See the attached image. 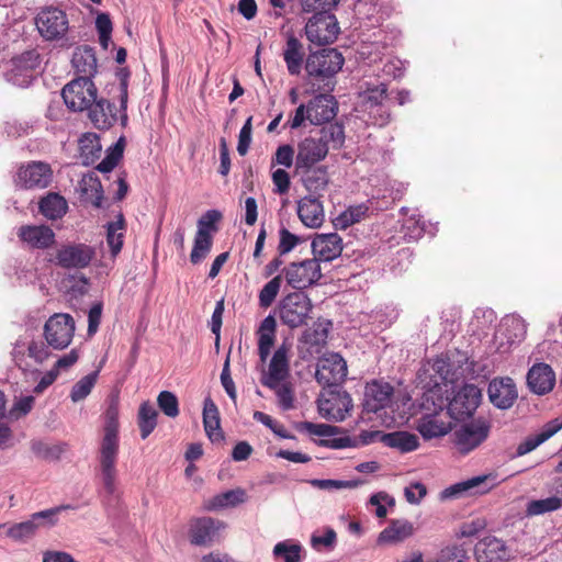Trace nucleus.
<instances>
[{
    "instance_id": "nucleus-51",
    "label": "nucleus",
    "mask_w": 562,
    "mask_h": 562,
    "mask_svg": "<svg viewBox=\"0 0 562 562\" xmlns=\"http://www.w3.org/2000/svg\"><path fill=\"white\" fill-rule=\"evenodd\" d=\"M293 427L299 432L307 431L319 437H330L344 431L340 427L337 426L328 424H314L312 422H296L294 423Z\"/></svg>"
},
{
    "instance_id": "nucleus-37",
    "label": "nucleus",
    "mask_w": 562,
    "mask_h": 562,
    "mask_svg": "<svg viewBox=\"0 0 562 562\" xmlns=\"http://www.w3.org/2000/svg\"><path fill=\"white\" fill-rule=\"evenodd\" d=\"M81 195L86 201L100 209L104 198V191L99 177L93 172H88L80 181Z\"/></svg>"
},
{
    "instance_id": "nucleus-43",
    "label": "nucleus",
    "mask_w": 562,
    "mask_h": 562,
    "mask_svg": "<svg viewBox=\"0 0 562 562\" xmlns=\"http://www.w3.org/2000/svg\"><path fill=\"white\" fill-rule=\"evenodd\" d=\"M368 212L369 206L364 203L351 205L334 218L333 225L336 229H346L349 226L359 223L366 217Z\"/></svg>"
},
{
    "instance_id": "nucleus-57",
    "label": "nucleus",
    "mask_w": 562,
    "mask_h": 562,
    "mask_svg": "<svg viewBox=\"0 0 562 562\" xmlns=\"http://www.w3.org/2000/svg\"><path fill=\"white\" fill-rule=\"evenodd\" d=\"M157 404L167 417L176 418L180 413L178 397L170 391H161L157 396Z\"/></svg>"
},
{
    "instance_id": "nucleus-5",
    "label": "nucleus",
    "mask_w": 562,
    "mask_h": 562,
    "mask_svg": "<svg viewBox=\"0 0 562 562\" xmlns=\"http://www.w3.org/2000/svg\"><path fill=\"white\" fill-rule=\"evenodd\" d=\"M280 274L282 279L284 278L286 285L300 292L316 285L323 277L321 265L315 259L292 261L281 270Z\"/></svg>"
},
{
    "instance_id": "nucleus-15",
    "label": "nucleus",
    "mask_w": 562,
    "mask_h": 562,
    "mask_svg": "<svg viewBox=\"0 0 562 562\" xmlns=\"http://www.w3.org/2000/svg\"><path fill=\"white\" fill-rule=\"evenodd\" d=\"M347 363L339 353L319 359L315 372L316 382L325 387L339 386L347 376Z\"/></svg>"
},
{
    "instance_id": "nucleus-28",
    "label": "nucleus",
    "mask_w": 562,
    "mask_h": 562,
    "mask_svg": "<svg viewBox=\"0 0 562 562\" xmlns=\"http://www.w3.org/2000/svg\"><path fill=\"white\" fill-rule=\"evenodd\" d=\"M297 216L310 228H318L324 222V207L319 196L306 195L297 203Z\"/></svg>"
},
{
    "instance_id": "nucleus-30",
    "label": "nucleus",
    "mask_w": 562,
    "mask_h": 562,
    "mask_svg": "<svg viewBox=\"0 0 562 562\" xmlns=\"http://www.w3.org/2000/svg\"><path fill=\"white\" fill-rule=\"evenodd\" d=\"M203 425L205 434L212 442L224 440L218 408L210 396L204 400Z\"/></svg>"
},
{
    "instance_id": "nucleus-20",
    "label": "nucleus",
    "mask_w": 562,
    "mask_h": 562,
    "mask_svg": "<svg viewBox=\"0 0 562 562\" xmlns=\"http://www.w3.org/2000/svg\"><path fill=\"white\" fill-rule=\"evenodd\" d=\"M499 484L496 473L473 476L469 480L458 482L441 492V498H456L464 493L476 488L477 494H485Z\"/></svg>"
},
{
    "instance_id": "nucleus-22",
    "label": "nucleus",
    "mask_w": 562,
    "mask_h": 562,
    "mask_svg": "<svg viewBox=\"0 0 562 562\" xmlns=\"http://www.w3.org/2000/svg\"><path fill=\"white\" fill-rule=\"evenodd\" d=\"M490 402L498 409L510 408L518 397L515 382L512 378H496L488 383Z\"/></svg>"
},
{
    "instance_id": "nucleus-61",
    "label": "nucleus",
    "mask_w": 562,
    "mask_h": 562,
    "mask_svg": "<svg viewBox=\"0 0 562 562\" xmlns=\"http://www.w3.org/2000/svg\"><path fill=\"white\" fill-rule=\"evenodd\" d=\"M276 394L278 404L282 411H290L294 407V391L291 383L278 384Z\"/></svg>"
},
{
    "instance_id": "nucleus-35",
    "label": "nucleus",
    "mask_w": 562,
    "mask_h": 562,
    "mask_svg": "<svg viewBox=\"0 0 562 562\" xmlns=\"http://www.w3.org/2000/svg\"><path fill=\"white\" fill-rule=\"evenodd\" d=\"M79 150L81 164L86 167L92 166L101 157L100 136L95 133L83 134L79 138Z\"/></svg>"
},
{
    "instance_id": "nucleus-41",
    "label": "nucleus",
    "mask_w": 562,
    "mask_h": 562,
    "mask_svg": "<svg viewBox=\"0 0 562 562\" xmlns=\"http://www.w3.org/2000/svg\"><path fill=\"white\" fill-rule=\"evenodd\" d=\"M246 499V492L243 488L228 490L214 495L205 505L210 512L235 507Z\"/></svg>"
},
{
    "instance_id": "nucleus-38",
    "label": "nucleus",
    "mask_w": 562,
    "mask_h": 562,
    "mask_svg": "<svg viewBox=\"0 0 562 562\" xmlns=\"http://www.w3.org/2000/svg\"><path fill=\"white\" fill-rule=\"evenodd\" d=\"M383 443L390 448L398 449L402 453H406L412 452L419 447V439L415 434L405 430H397L384 435Z\"/></svg>"
},
{
    "instance_id": "nucleus-8",
    "label": "nucleus",
    "mask_w": 562,
    "mask_h": 562,
    "mask_svg": "<svg viewBox=\"0 0 562 562\" xmlns=\"http://www.w3.org/2000/svg\"><path fill=\"white\" fill-rule=\"evenodd\" d=\"M304 30L307 40L317 46L334 43L340 31L336 15L326 11L314 12Z\"/></svg>"
},
{
    "instance_id": "nucleus-12",
    "label": "nucleus",
    "mask_w": 562,
    "mask_h": 562,
    "mask_svg": "<svg viewBox=\"0 0 562 562\" xmlns=\"http://www.w3.org/2000/svg\"><path fill=\"white\" fill-rule=\"evenodd\" d=\"M94 256L95 250L92 246L83 243H69L57 250L52 261L64 269H85L89 267Z\"/></svg>"
},
{
    "instance_id": "nucleus-26",
    "label": "nucleus",
    "mask_w": 562,
    "mask_h": 562,
    "mask_svg": "<svg viewBox=\"0 0 562 562\" xmlns=\"http://www.w3.org/2000/svg\"><path fill=\"white\" fill-rule=\"evenodd\" d=\"M87 111L92 125L100 131L110 130L117 121L115 104L105 98L97 97Z\"/></svg>"
},
{
    "instance_id": "nucleus-39",
    "label": "nucleus",
    "mask_w": 562,
    "mask_h": 562,
    "mask_svg": "<svg viewBox=\"0 0 562 562\" xmlns=\"http://www.w3.org/2000/svg\"><path fill=\"white\" fill-rule=\"evenodd\" d=\"M40 212L49 220L61 218L68 209L67 201L59 193H48L38 203Z\"/></svg>"
},
{
    "instance_id": "nucleus-49",
    "label": "nucleus",
    "mask_w": 562,
    "mask_h": 562,
    "mask_svg": "<svg viewBox=\"0 0 562 562\" xmlns=\"http://www.w3.org/2000/svg\"><path fill=\"white\" fill-rule=\"evenodd\" d=\"M417 430L426 440L445 436L448 432V428L442 422L429 415L419 420Z\"/></svg>"
},
{
    "instance_id": "nucleus-1",
    "label": "nucleus",
    "mask_w": 562,
    "mask_h": 562,
    "mask_svg": "<svg viewBox=\"0 0 562 562\" xmlns=\"http://www.w3.org/2000/svg\"><path fill=\"white\" fill-rule=\"evenodd\" d=\"M119 400L112 397L109 402L108 408L104 413V427L103 438L100 445V471L106 499L104 506L109 515L124 512L121 501L116 493V475L115 468L116 459L119 456Z\"/></svg>"
},
{
    "instance_id": "nucleus-2",
    "label": "nucleus",
    "mask_w": 562,
    "mask_h": 562,
    "mask_svg": "<svg viewBox=\"0 0 562 562\" xmlns=\"http://www.w3.org/2000/svg\"><path fill=\"white\" fill-rule=\"evenodd\" d=\"M76 330L75 319L66 313L52 315L44 324L43 336L45 341L32 340L27 346V355L38 364L52 356L49 348L66 349L72 341Z\"/></svg>"
},
{
    "instance_id": "nucleus-60",
    "label": "nucleus",
    "mask_w": 562,
    "mask_h": 562,
    "mask_svg": "<svg viewBox=\"0 0 562 562\" xmlns=\"http://www.w3.org/2000/svg\"><path fill=\"white\" fill-rule=\"evenodd\" d=\"M468 560V549L464 544H452L441 550L438 562H467Z\"/></svg>"
},
{
    "instance_id": "nucleus-10",
    "label": "nucleus",
    "mask_w": 562,
    "mask_h": 562,
    "mask_svg": "<svg viewBox=\"0 0 562 562\" xmlns=\"http://www.w3.org/2000/svg\"><path fill=\"white\" fill-rule=\"evenodd\" d=\"M328 397L317 398V409L322 417L333 422H344L353 408L351 395L339 386L327 387Z\"/></svg>"
},
{
    "instance_id": "nucleus-27",
    "label": "nucleus",
    "mask_w": 562,
    "mask_h": 562,
    "mask_svg": "<svg viewBox=\"0 0 562 562\" xmlns=\"http://www.w3.org/2000/svg\"><path fill=\"white\" fill-rule=\"evenodd\" d=\"M474 555L477 562H506L509 550L503 540L488 536L475 544Z\"/></svg>"
},
{
    "instance_id": "nucleus-45",
    "label": "nucleus",
    "mask_w": 562,
    "mask_h": 562,
    "mask_svg": "<svg viewBox=\"0 0 562 562\" xmlns=\"http://www.w3.org/2000/svg\"><path fill=\"white\" fill-rule=\"evenodd\" d=\"M319 140L324 142L326 146L331 143L334 149H341L345 145L346 135L345 126L339 122H329L321 128Z\"/></svg>"
},
{
    "instance_id": "nucleus-7",
    "label": "nucleus",
    "mask_w": 562,
    "mask_h": 562,
    "mask_svg": "<svg viewBox=\"0 0 562 562\" xmlns=\"http://www.w3.org/2000/svg\"><path fill=\"white\" fill-rule=\"evenodd\" d=\"M491 422L484 417L464 422L456 431V445L461 454H468L480 447L490 436Z\"/></svg>"
},
{
    "instance_id": "nucleus-16",
    "label": "nucleus",
    "mask_w": 562,
    "mask_h": 562,
    "mask_svg": "<svg viewBox=\"0 0 562 562\" xmlns=\"http://www.w3.org/2000/svg\"><path fill=\"white\" fill-rule=\"evenodd\" d=\"M224 522L212 517H199L191 520L189 528L190 542L198 547H210L218 540Z\"/></svg>"
},
{
    "instance_id": "nucleus-11",
    "label": "nucleus",
    "mask_w": 562,
    "mask_h": 562,
    "mask_svg": "<svg viewBox=\"0 0 562 562\" xmlns=\"http://www.w3.org/2000/svg\"><path fill=\"white\" fill-rule=\"evenodd\" d=\"M482 398L481 390L474 384H464L449 401L448 413L457 422H465L473 416Z\"/></svg>"
},
{
    "instance_id": "nucleus-21",
    "label": "nucleus",
    "mask_w": 562,
    "mask_h": 562,
    "mask_svg": "<svg viewBox=\"0 0 562 562\" xmlns=\"http://www.w3.org/2000/svg\"><path fill=\"white\" fill-rule=\"evenodd\" d=\"M311 247L317 263L330 262L341 255L342 238L337 233L315 234Z\"/></svg>"
},
{
    "instance_id": "nucleus-3",
    "label": "nucleus",
    "mask_w": 562,
    "mask_h": 562,
    "mask_svg": "<svg viewBox=\"0 0 562 562\" xmlns=\"http://www.w3.org/2000/svg\"><path fill=\"white\" fill-rule=\"evenodd\" d=\"M345 58L337 48H322L311 53L305 63V70L310 77L323 81L318 90L331 92L335 89V76L341 70Z\"/></svg>"
},
{
    "instance_id": "nucleus-62",
    "label": "nucleus",
    "mask_w": 562,
    "mask_h": 562,
    "mask_svg": "<svg viewBox=\"0 0 562 562\" xmlns=\"http://www.w3.org/2000/svg\"><path fill=\"white\" fill-rule=\"evenodd\" d=\"M222 218V213L218 210L206 211L198 221V231L204 233L217 232L216 223Z\"/></svg>"
},
{
    "instance_id": "nucleus-25",
    "label": "nucleus",
    "mask_w": 562,
    "mask_h": 562,
    "mask_svg": "<svg viewBox=\"0 0 562 562\" xmlns=\"http://www.w3.org/2000/svg\"><path fill=\"white\" fill-rule=\"evenodd\" d=\"M289 348L285 344L279 346V348L274 351L270 364L269 372H263L260 382L269 387L277 389L278 384L281 381H284L290 373V364L288 359Z\"/></svg>"
},
{
    "instance_id": "nucleus-58",
    "label": "nucleus",
    "mask_w": 562,
    "mask_h": 562,
    "mask_svg": "<svg viewBox=\"0 0 562 562\" xmlns=\"http://www.w3.org/2000/svg\"><path fill=\"white\" fill-rule=\"evenodd\" d=\"M279 237L280 240L277 249L280 256L291 252L299 244L304 241L302 237L291 233L285 227L280 228Z\"/></svg>"
},
{
    "instance_id": "nucleus-31",
    "label": "nucleus",
    "mask_w": 562,
    "mask_h": 562,
    "mask_svg": "<svg viewBox=\"0 0 562 562\" xmlns=\"http://www.w3.org/2000/svg\"><path fill=\"white\" fill-rule=\"evenodd\" d=\"M414 525L406 519H392L379 537L378 543H397L409 538L414 533Z\"/></svg>"
},
{
    "instance_id": "nucleus-24",
    "label": "nucleus",
    "mask_w": 562,
    "mask_h": 562,
    "mask_svg": "<svg viewBox=\"0 0 562 562\" xmlns=\"http://www.w3.org/2000/svg\"><path fill=\"white\" fill-rule=\"evenodd\" d=\"M18 237L32 249H48L56 243V235L48 225H22Z\"/></svg>"
},
{
    "instance_id": "nucleus-50",
    "label": "nucleus",
    "mask_w": 562,
    "mask_h": 562,
    "mask_svg": "<svg viewBox=\"0 0 562 562\" xmlns=\"http://www.w3.org/2000/svg\"><path fill=\"white\" fill-rule=\"evenodd\" d=\"M98 376L99 370H94L76 382L70 391L71 401L77 403L86 398L97 383Z\"/></svg>"
},
{
    "instance_id": "nucleus-18",
    "label": "nucleus",
    "mask_w": 562,
    "mask_h": 562,
    "mask_svg": "<svg viewBox=\"0 0 562 562\" xmlns=\"http://www.w3.org/2000/svg\"><path fill=\"white\" fill-rule=\"evenodd\" d=\"M338 112V102L330 92L316 94L307 103V120L313 125H323L335 119Z\"/></svg>"
},
{
    "instance_id": "nucleus-55",
    "label": "nucleus",
    "mask_w": 562,
    "mask_h": 562,
    "mask_svg": "<svg viewBox=\"0 0 562 562\" xmlns=\"http://www.w3.org/2000/svg\"><path fill=\"white\" fill-rule=\"evenodd\" d=\"M31 450L37 458L46 460V461L59 460L61 454L65 451L64 446H60V445L49 446V445L43 442L42 440H33L31 442Z\"/></svg>"
},
{
    "instance_id": "nucleus-53",
    "label": "nucleus",
    "mask_w": 562,
    "mask_h": 562,
    "mask_svg": "<svg viewBox=\"0 0 562 562\" xmlns=\"http://www.w3.org/2000/svg\"><path fill=\"white\" fill-rule=\"evenodd\" d=\"M40 522H35V520L31 517V519L12 525L8 531L7 536L15 541H25L33 536H35Z\"/></svg>"
},
{
    "instance_id": "nucleus-42",
    "label": "nucleus",
    "mask_w": 562,
    "mask_h": 562,
    "mask_svg": "<svg viewBox=\"0 0 562 562\" xmlns=\"http://www.w3.org/2000/svg\"><path fill=\"white\" fill-rule=\"evenodd\" d=\"M158 412L149 401L139 405L137 414V425L140 438L146 439L157 426Z\"/></svg>"
},
{
    "instance_id": "nucleus-17",
    "label": "nucleus",
    "mask_w": 562,
    "mask_h": 562,
    "mask_svg": "<svg viewBox=\"0 0 562 562\" xmlns=\"http://www.w3.org/2000/svg\"><path fill=\"white\" fill-rule=\"evenodd\" d=\"M41 65V55L36 49H29L12 57L10 80L19 86H27L33 79V74Z\"/></svg>"
},
{
    "instance_id": "nucleus-56",
    "label": "nucleus",
    "mask_w": 562,
    "mask_h": 562,
    "mask_svg": "<svg viewBox=\"0 0 562 562\" xmlns=\"http://www.w3.org/2000/svg\"><path fill=\"white\" fill-rule=\"evenodd\" d=\"M432 370L442 383L457 384V375L452 372L446 353H441L434 359Z\"/></svg>"
},
{
    "instance_id": "nucleus-19",
    "label": "nucleus",
    "mask_w": 562,
    "mask_h": 562,
    "mask_svg": "<svg viewBox=\"0 0 562 562\" xmlns=\"http://www.w3.org/2000/svg\"><path fill=\"white\" fill-rule=\"evenodd\" d=\"M328 150L324 142L312 136L305 137L297 144L295 171L316 166L326 158Z\"/></svg>"
},
{
    "instance_id": "nucleus-14",
    "label": "nucleus",
    "mask_w": 562,
    "mask_h": 562,
    "mask_svg": "<svg viewBox=\"0 0 562 562\" xmlns=\"http://www.w3.org/2000/svg\"><path fill=\"white\" fill-rule=\"evenodd\" d=\"M394 387L382 379H372L364 385L362 409L366 413H379L392 403Z\"/></svg>"
},
{
    "instance_id": "nucleus-36",
    "label": "nucleus",
    "mask_w": 562,
    "mask_h": 562,
    "mask_svg": "<svg viewBox=\"0 0 562 562\" xmlns=\"http://www.w3.org/2000/svg\"><path fill=\"white\" fill-rule=\"evenodd\" d=\"M283 57L289 72L291 75H299L303 64L304 52L302 43L293 33L288 34Z\"/></svg>"
},
{
    "instance_id": "nucleus-9",
    "label": "nucleus",
    "mask_w": 562,
    "mask_h": 562,
    "mask_svg": "<svg viewBox=\"0 0 562 562\" xmlns=\"http://www.w3.org/2000/svg\"><path fill=\"white\" fill-rule=\"evenodd\" d=\"M35 25L40 35L49 42L61 40L69 29L66 12L54 5L41 8L35 16Z\"/></svg>"
},
{
    "instance_id": "nucleus-13",
    "label": "nucleus",
    "mask_w": 562,
    "mask_h": 562,
    "mask_svg": "<svg viewBox=\"0 0 562 562\" xmlns=\"http://www.w3.org/2000/svg\"><path fill=\"white\" fill-rule=\"evenodd\" d=\"M52 177L53 171L48 164L31 161L19 168L14 184L22 190L44 189L49 186Z\"/></svg>"
},
{
    "instance_id": "nucleus-54",
    "label": "nucleus",
    "mask_w": 562,
    "mask_h": 562,
    "mask_svg": "<svg viewBox=\"0 0 562 562\" xmlns=\"http://www.w3.org/2000/svg\"><path fill=\"white\" fill-rule=\"evenodd\" d=\"M306 482L315 488L326 490V491L355 488L362 484V481L359 479H356V480L311 479V480H307Z\"/></svg>"
},
{
    "instance_id": "nucleus-64",
    "label": "nucleus",
    "mask_w": 562,
    "mask_h": 562,
    "mask_svg": "<svg viewBox=\"0 0 562 562\" xmlns=\"http://www.w3.org/2000/svg\"><path fill=\"white\" fill-rule=\"evenodd\" d=\"M386 95L387 85L383 82L378 86L368 87L364 91L366 102L371 106L381 105Z\"/></svg>"
},
{
    "instance_id": "nucleus-4",
    "label": "nucleus",
    "mask_w": 562,
    "mask_h": 562,
    "mask_svg": "<svg viewBox=\"0 0 562 562\" xmlns=\"http://www.w3.org/2000/svg\"><path fill=\"white\" fill-rule=\"evenodd\" d=\"M312 310L310 296L305 292L293 291L278 302L274 313L283 325L295 329L307 325Z\"/></svg>"
},
{
    "instance_id": "nucleus-52",
    "label": "nucleus",
    "mask_w": 562,
    "mask_h": 562,
    "mask_svg": "<svg viewBox=\"0 0 562 562\" xmlns=\"http://www.w3.org/2000/svg\"><path fill=\"white\" fill-rule=\"evenodd\" d=\"M282 284V274L274 276L259 291V306L268 308L276 301Z\"/></svg>"
},
{
    "instance_id": "nucleus-32",
    "label": "nucleus",
    "mask_w": 562,
    "mask_h": 562,
    "mask_svg": "<svg viewBox=\"0 0 562 562\" xmlns=\"http://www.w3.org/2000/svg\"><path fill=\"white\" fill-rule=\"evenodd\" d=\"M71 64L78 74L88 76L91 80L97 74V56L93 47L82 45L75 49Z\"/></svg>"
},
{
    "instance_id": "nucleus-23",
    "label": "nucleus",
    "mask_w": 562,
    "mask_h": 562,
    "mask_svg": "<svg viewBox=\"0 0 562 562\" xmlns=\"http://www.w3.org/2000/svg\"><path fill=\"white\" fill-rule=\"evenodd\" d=\"M527 386L536 395L550 393L555 385V373L551 366L544 362L535 363L527 372Z\"/></svg>"
},
{
    "instance_id": "nucleus-33",
    "label": "nucleus",
    "mask_w": 562,
    "mask_h": 562,
    "mask_svg": "<svg viewBox=\"0 0 562 562\" xmlns=\"http://www.w3.org/2000/svg\"><path fill=\"white\" fill-rule=\"evenodd\" d=\"M277 321L269 314L260 323L258 329V353L261 361H266L276 341Z\"/></svg>"
},
{
    "instance_id": "nucleus-40",
    "label": "nucleus",
    "mask_w": 562,
    "mask_h": 562,
    "mask_svg": "<svg viewBox=\"0 0 562 562\" xmlns=\"http://www.w3.org/2000/svg\"><path fill=\"white\" fill-rule=\"evenodd\" d=\"M331 328L333 322L330 319L318 317L311 328L304 330L303 340L313 347H324L327 344Z\"/></svg>"
},
{
    "instance_id": "nucleus-29",
    "label": "nucleus",
    "mask_w": 562,
    "mask_h": 562,
    "mask_svg": "<svg viewBox=\"0 0 562 562\" xmlns=\"http://www.w3.org/2000/svg\"><path fill=\"white\" fill-rule=\"evenodd\" d=\"M295 173L301 176V181L310 192V195L322 196V192L328 187L329 175L327 166L303 168L300 171H295Z\"/></svg>"
},
{
    "instance_id": "nucleus-63",
    "label": "nucleus",
    "mask_w": 562,
    "mask_h": 562,
    "mask_svg": "<svg viewBox=\"0 0 562 562\" xmlns=\"http://www.w3.org/2000/svg\"><path fill=\"white\" fill-rule=\"evenodd\" d=\"M340 0H301L304 12H331Z\"/></svg>"
},
{
    "instance_id": "nucleus-44",
    "label": "nucleus",
    "mask_w": 562,
    "mask_h": 562,
    "mask_svg": "<svg viewBox=\"0 0 562 562\" xmlns=\"http://www.w3.org/2000/svg\"><path fill=\"white\" fill-rule=\"evenodd\" d=\"M125 148V137L121 136L115 144L105 151V157L95 166V170L101 173L111 172L123 158Z\"/></svg>"
},
{
    "instance_id": "nucleus-47",
    "label": "nucleus",
    "mask_w": 562,
    "mask_h": 562,
    "mask_svg": "<svg viewBox=\"0 0 562 562\" xmlns=\"http://www.w3.org/2000/svg\"><path fill=\"white\" fill-rule=\"evenodd\" d=\"M213 244V237L210 233L196 231L194 236L193 248L190 254V261L193 265L200 263L209 255Z\"/></svg>"
},
{
    "instance_id": "nucleus-46",
    "label": "nucleus",
    "mask_w": 562,
    "mask_h": 562,
    "mask_svg": "<svg viewBox=\"0 0 562 562\" xmlns=\"http://www.w3.org/2000/svg\"><path fill=\"white\" fill-rule=\"evenodd\" d=\"M272 553L274 559H282L283 562H301L302 553L305 554V551L300 543L284 540L273 547Z\"/></svg>"
},
{
    "instance_id": "nucleus-34",
    "label": "nucleus",
    "mask_w": 562,
    "mask_h": 562,
    "mask_svg": "<svg viewBox=\"0 0 562 562\" xmlns=\"http://www.w3.org/2000/svg\"><path fill=\"white\" fill-rule=\"evenodd\" d=\"M450 368L452 372L457 375V383L460 380H465L469 376H473L475 374V366L476 362L470 360V357L467 352L461 351L459 349L449 350L446 352Z\"/></svg>"
},
{
    "instance_id": "nucleus-59",
    "label": "nucleus",
    "mask_w": 562,
    "mask_h": 562,
    "mask_svg": "<svg viewBox=\"0 0 562 562\" xmlns=\"http://www.w3.org/2000/svg\"><path fill=\"white\" fill-rule=\"evenodd\" d=\"M66 509H75L71 505H59L56 507H52L45 510H41L37 513H34L32 515V518L35 520V522H40L41 525L53 527L57 524V515Z\"/></svg>"
},
{
    "instance_id": "nucleus-6",
    "label": "nucleus",
    "mask_w": 562,
    "mask_h": 562,
    "mask_svg": "<svg viewBox=\"0 0 562 562\" xmlns=\"http://www.w3.org/2000/svg\"><path fill=\"white\" fill-rule=\"evenodd\" d=\"M98 89L88 76H79L68 82L61 90L66 106L74 112H82L95 101Z\"/></svg>"
},
{
    "instance_id": "nucleus-48",
    "label": "nucleus",
    "mask_w": 562,
    "mask_h": 562,
    "mask_svg": "<svg viewBox=\"0 0 562 562\" xmlns=\"http://www.w3.org/2000/svg\"><path fill=\"white\" fill-rule=\"evenodd\" d=\"M562 507V497L553 495L542 499H532L528 502L526 507V515L538 516L546 513L558 510Z\"/></svg>"
}]
</instances>
